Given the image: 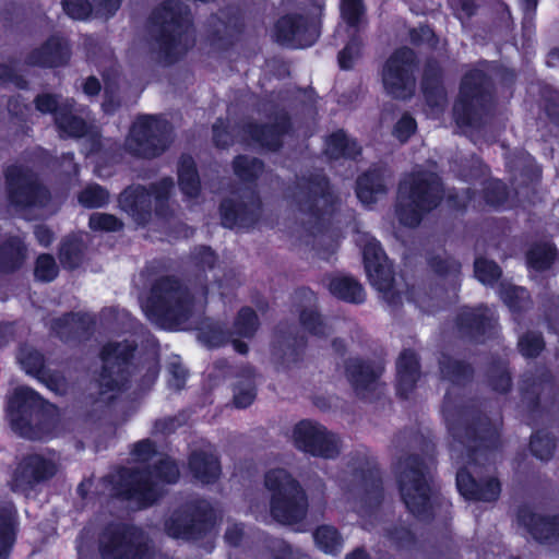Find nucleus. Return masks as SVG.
Masks as SVG:
<instances>
[{"label":"nucleus","instance_id":"obj_31","mask_svg":"<svg viewBox=\"0 0 559 559\" xmlns=\"http://www.w3.org/2000/svg\"><path fill=\"white\" fill-rule=\"evenodd\" d=\"M15 511L9 506L0 511V559H7L14 537Z\"/></svg>","mask_w":559,"mask_h":559},{"label":"nucleus","instance_id":"obj_18","mask_svg":"<svg viewBox=\"0 0 559 559\" xmlns=\"http://www.w3.org/2000/svg\"><path fill=\"white\" fill-rule=\"evenodd\" d=\"M484 75L473 71L465 75L461 85V99L454 106V115L459 124H471V99L478 94Z\"/></svg>","mask_w":559,"mask_h":559},{"label":"nucleus","instance_id":"obj_34","mask_svg":"<svg viewBox=\"0 0 559 559\" xmlns=\"http://www.w3.org/2000/svg\"><path fill=\"white\" fill-rule=\"evenodd\" d=\"M313 537L316 545L326 554H335L342 547V540L336 530L332 526L323 525L318 527Z\"/></svg>","mask_w":559,"mask_h":559},{"label":"nucleus","instance_id":"obj_51","mask_svg":"<svg viewBox=\"0 0 559 559\" xmlns=\"http://www.w3.org/2000/svg\"><path fill=\"white\" fill-rule=\"evenodd\" d=\"M254 396L255 395H254L253 388L250 383H248L243 390L238 389L235 392V396H234L235 405L239 408H245L253 402Z\"/></svg>","mask_w":559,"mask_h":559},{"label":"nucleus","instance_id":"obj_63","mask_svg":"<svg viewBox=\"0 0 559 559\" xmlns=\"http://www.w3.org/2000/svg\"><path fill=\"white\" fill-rule=\"evenodd\" d=\"M213 133H214V141L217 145H225L227 141L224 138H227V134L225 132V129L223 127V123L215 124L213 127Z\"/></svg>","mask_w":559,"mask_h":559},{"label":"nucleus","instance_id":"obj_2","mask_svg":"<svg viewBox=\"0 0 559 559\" xmlns=\"http://www.w3.org/2000/svg\"><path fill=\"white\" fill-rule=\"evenodd\" d=\"M141 307L150 320L163 328L174 329L200 310L202 300L197 302L176 281L165 278L155 285L150 297L141 299Z\"/></svg>","mask_w":559,"mask_h":559},{"label":"nucleus","instance_id":"obj_64","mask_svg":"<svg viewBox=\"0 0 559 559\" xmlns=\"http://www.w3.org/2000/svg\"><path fill=\"white\" fill-rule=\"evenodd\" d=\"M346 559H368V556L364 550L357 549L352 554L347 555Z\"/></svg>","mask_w":559,"mask_h":559},{"label":"nucleus","instance_id":"obj_10","mask_svg":"<svg viewBox=\"0 0 559 559\" xmlns=\"http://www.w3.org/2000/svg\"><path fill=\"white\" fill-rule=\"evenodd\" d=\"M60 459L56 452L34 453L25 456L16 466L12 489L24 491L34 484L47 479L59 469Z\"/></svg>","mask_w":559,"mask_h":559},{"label":"nucleus","instance_id":"obj_7","mask_svg":"<svg viewBox=\"0 0 559 559\" xmlns=\"http://www.w3.org/2000/svg\"><path fill=\"white\" fill-rule=\"evenodd\" d=\"M169 140V127L165 120L143 116L133 123L126 147L134 155L154 157L167 147Z\"/></svg>","mask_w":559,"mask_h":559},{"label":"nucleus","instance_id":"obj_57","mask_svg":"<svg viewBox=\"0 0 559 559\" xmlns=\"http://www.w3.org/2000/svg\"><path fill=\"white\" fill-rule=\"evenodd\" d=\"M472 324L477 329L484 325V320H491L493 313L488 308H479L477 312L472 313Z\"/></svg>","mask_w":559,"mask_h":559},{"label":"nucleus","instance_id":"obj_56","mask_svg":"<svg viewBox=\"0 0 559 559\" xmlns=\"http://www.w3.org/2000/svg\"><path fill=\"white\" fill-rule=\"evenodd\" d=\"M170 373L173 376L171 380L169 381L170 385L175 389L182 388L187 377L186 370L180 366L174 365L170 369Z\"/></svg>","mask_w":559,"mask_h":559},{"label":"nucleus","instance_id":"obj_28","mask_svg":"<svg viewBox=\"0 0 559 559\" xmlns=\"http://www.w3.org/2000/svg\"><path fill=\"white\" fill-rule=\"evenodd\" d=\"M190 468L202 483H211L219 475L217 457L212 453H194L190 460Z\"/></svg>","mask_w":559,"mask_h":559},{"label":"nucleus","instance_id":"obj_26","mask_svg":"<svg viewBox=\"0 0 559 559\" xmlns=\"http://www.w3.org/2000/svg\"><path fill=\"white\" fill-rule=\"evenodd\" d=\"M25 258V250L17 236H0V270L11 271L20 266Z\"/></svg>","mask_w":559,"mask_h":559},{"label":"nucleus","instance_id":"obj_58","mask_svg":"<svg viewBox=\"0 0 559 559\" xmlns=\"http://www.w3.org/2000/svg\"><path fill=\"white\" fill-rule=\"evenodd\" d=\"M173 188V181L170 179H164L159 183V188L154 190V199L156 202L160 201L162 199L166 198Z\"/></svg>","mask_w":559,"mask_h":559},{"label":"nucleus","instance_id":"obj_27","mask_svg":"<svg viewBox=\"0 0 559 559\" xmlns=\"http://www.w3.org/2000/svg\"><path fill=\"white\" fill-rule=\"evenodd\" d=\"M521 521L526 525L533 537L540 542H550L559 537V516L544 519L532 514H524Z\"/></svg>","mask_w":559,"mask_h":559},{"label":"nucleus","instance_id":"obj_9","mask_svg":"<svg viewBox=\"0 0 559 559\" xmlns=\"http://www.w3.org/2000/svg\"><path fill=\"white\" fill-rule=\"evenodd\" d=\"M154 471L133 477V486L127 491L128 498L139 501L141 507L153 503L162 492V483H175L179 471L169 459H158Z\"/></svg>","mask_w":559,"mask_h":559},{"label":"nucleus","instance_id":"obj_47","mask_svg":"<svg viewBox=\"0 0 559 559\" xmlns=\"http://www.w3.org/2000/svg\"><path fill=\"white\" fill-rule=\"evenodd\" d=\"M63 9L72 19L83 20L91 13V5L86 0H63Z\"/></svg>","mask_w":559,"mask_h":559},{"label":"nucleus","instance_id":"obj_12","mask_svg":"<svg viewBox=\"0 0 559 559\" xmlns=\"http://www.w3.org/2000/svg\"><path fill=\"white\" fill-rule=\"evenodd\" d=\"M359 242L362 247L365 267L371 284L386 296L393 284L391 265L373 237L362 235Z\"/></svg>","mask_w":559,"mask_h":559},{"label":"nucleus","instance_id":"obj_61","mask_svg":"<svg viewBox=\"0 0 559 559\" xmlns=\"http://www.w3.org/2000/svg\"><path fill=\"white\" fill-rule=\"evenodd\" d=\"M242 535V528L241 526L239 525H233L231 527H229L226 532V539L228 540V543H230L231 545H237L238 542L240 540V537Z\"/></svg>","mask_w":559,"mask_h":559},{"label":"nucleus","instance_id":"obj_3","mask_svg":"<svg viewBox=\"0 0 559 559\" xmlns=\"http://www.w3.org/2000/svg\"><path fill=\"white\" fill-rule=\"evenodd\" d=\"M441 187L435 174L409 176L399 189L397 216L406 226H415L421 214L438 205Z\"/></svg>","mask_w":559,"mask_h":559},{"label":"nucleus","instance_id":"obj_16","mask_svg":"<svg viewBox=\"0 0 559 559\" xmlns=\"http://www.w3.org/2000/svg\"><path fill=\"white\" fill-rule=\"evenodd\" d=\"M36 108L41 112H56L58 128L68 136H83L87 133L86 123L72 114L73 104L58 105L51 95H40L36 99Z\"/></svg>","mask_w":559,"mask_h":559},{"label":"nucleus","instance_id":"obj_17","mask_svg":"<svg viewBox=\"0 0 559 559\" xmlns=\"http://www.w3.org/2000/svg\"><path fill=\"white\" fill-rule=\"evenodd\" d=\"M456 486L461 495L471 500L492 501L500 493V485L495 478H490L485 487H480L465 469L457 472Z\"/></svg>","mask_w":559,"mask_h":559},{"label":"nucleus","instance_id":"obj_45","mask_svg":"<svg viewBox=\"0 0 559 559\" xmlns=\"http://www.w3.org/2000/svg\"><path fill=\"white\" fill-rule=\"evenodd\" d=\"M262 170V164L257 159H248L247 157H238L235 160V171L243 179L257 177Z\"/></svg>","mask_w":559,"mask_h":559},{"label":"nucleus","instance_id":"obj_50","mask_svg":"<svg viewBox=\"0 0 559 559\" xmlns=\"http://www.w3.org/2000/svg\"><path fill=\"white\" fill-rule=\"evenodd\" d=\"M302 325L316 335L324 333V325L320 317L313 311H306L301 314Z\"/></svg>","mask_w":559,"mask_h":559},{"label":"nucleus","instance_id":"obj_48","mask_svg":"<svg viewBox=\"0 0 559 559\" xmlns=\"http://www.w3.org/2000/svg\"><path fill=\"white\" fill-rule=\"evenodd\" d=\"M359 55V43L356 39L349 41L338 55V63L342 69H349Z\"/></svg>","mask_w":559,"mask_h":559},{"label":"nucleus","instance_id":"obj_35","mask_svg":"<svg viewBox=\"0 0 559 559\" xmlns=\"http://www.w3.org/2000/svg\"><path fill=\"white\" fill-rule=\"evenodd\" d=\"M555 255V249L550 245L544 243L531 249L527 255V263L535 270H545L551 265Z\"/></svg>","mask_w":559,"mask_h":559},{"label":"nucleus","instance_id":"obj_44","mask_svg":"<svg viewBox=\"0 0 559 559\" xmlns=\"http://www.w3.org/2000/svg\"><path fill=\"white\" fill-rule=\"evenodd\" d=\"M57 270L58 269L52 257L44 254L37 259L35 276L40 281L49 282L56 277Z\"/></svg>","mask_w":559,"mask_h":559},{"label":"nucleus","instance_id":"obj_43","mask_svg":"<svg viewBox=\"0 0 559 559\" xmlns=\"http://www.w3.org/2000/svg\"><path fill=\"white\" fill-rule=\"evenodd\" d=\"M531 449L535 456L547 460L554 451V441L547 435H535L531 440Z\"/></svg>","mask_w":559,"mask_h":559},{"label":"nucleus","instance_id":"obj_8","mask_svg":"<svg viewBox=\"0 0 559 559\" xmlns=\"http://www.w3.org/2000/svg\"><path fill=\"white\" fill-rule=\"evenodd\" d=\"M400 490L406 508L416 515L427 511L429 504L430 472L424 468L421 462L416 457H409L400 463Z\"/></svg>","mask_w":559,"mask_h":559},{"label":"nucleus","instance_id":"obj_25","mask_svg":"<svg viewBox=\"0 0 559 559\" xmlns=\"http://www.w3.org/2000/svg\"><path fill=\"white\" fill-rule=\"evenodd\" d=\"M418 379V361L415 353L404 352L397 360V390L402 395L414 386Z\"/></svg>","mask_w":559,"mask_h":559},{"label":"nucleus","instance_id":"obj_41","mask_svg":"<svg viewBox=\"0 0 559 559\" xmlns=\"http://www.w3.org/2000/svg\"><path fill=\"white\" fill-rule=\"evenodd\" d=\"M341 11L348 25L355 26L362 17L364 7L360 0H341Z\"/></svg>","mask_w":559,"mask_h":559},{"label":"nucleus","instance_id":"obj_62","mask_svg":"<svg viewBox=\"0 0 559 559\" xmlns=\"http://www.w3.org/2000/svg\"><path fill=\"white\" fill-rule=\"evenodd\" d=\"M83 90L86 95L93 96L99 92L100 84L95 78H88L84 83Z\"/></svg>","mask_w":559,"mask_h":559},{"label":"nucleus","instance_id":"obj_52","mask_svg":"<svg viewBox=\"0 0 559 559\" xmlns=\"http://www.w3.org/2000/svg\"><path fill=\"white\" fill-rule=\"evenodd\" d=\"M81 320L82 318L79 314H68L56 323L55 330L61 336L66 335L63 328H70L76 332L81 329Z\"/></svg>","mask_w":559,"mask_h":559},{"label":"nucleus","instance_id":"obj_23","mask_svg":"<svg viewBox=\"0 0 559 559\" xmlns=\"http://www.w3.org/2000/svg\"><path fill=\"white\" fill-rule=\"evenodd\" d=\"M258 211L259 203L257 202L236 207L230 201H225L221 205L223 225L229 228L235 226H248L253 222Z\"/></svg>","mask_w":559,"mask_h":559},{"label":"nucleus","instance_id":"obj_59","mask_svg":"<svg viewBox=\"0 0 559 559\" xmlns=\"http://www.w3.org/2000/svg\"><path fill=\"white\" fill-rule=\"evenodd\" d=\"M452 7L461 10L466 16L472 15L474 12V2L472 0H452Z\"/></svg>","mask_w":559,"mask_h":559},{"label":"nucleus","instance_id":"obj_19","mask_svg":"<svg viewBox=\"0 0 559 559\" xmlns=\"http://www.w3.org/2000/svg\"><path fill=\"white\" fill-rule=\"evenodd\" d=\"M17 360L21 367L29 374H33L43 381H46L47 386L56 393H62L64 384L62 381L55 379L49 376L46 379V372L44 370L43 356L32 347H22L17 355Z\"/></svg>","mask_w":559,"mask_h":559},{"label":"nucleus","instance_id":"obj_6","mask_svg":"<svg viewBox=\"0 0 559 559\" xmlns=\"http://www.w3.org/2000/svg\"><path fill=\"white\" fill-rule=\"evenodd\" d=\"M9 199L19 207L26 218L39 217L52 212L48 209L49 195L39 186L34 176L20 167L10 168L7 173Z\"/></svg>","mask_w":559,"mask_h":559},{"label":"nucleus","instance_id":"obj_38","mask_svg":"<svg viewBox=\"0 0 559 559\" xmlns=\"http://www.w3.org/2000/svg\"><path fill=\"white\" fill-rule=\"evenodd\" d=\"M314 445L319 448L322 453H311L314 456H320L324 459H333L335 457L341 450V442L338 438L329 431L328 429L324 431V438L322 440H318Z\"/></svg>","mask_w":559,"mask_h":559},{"label":"nucleus","instance_id":"obj_15","mask_svg":"<svg viewBox=\"0 0 559 559\" xmlns=\"http://www.w3.org/2000/svg\"><path fill=\"white\" fill-rule=\"evenodd\" d=\"M133 352V346L128 343L108 344L102 353L104 370L100 376V386L106 388L102 394L114 390L115 386L122 385L123 369L122 365L128 360Z\"/></svg>","mask_w":559,"mask_h":559},{"label":"nucleus","instance_id":"obj_42","mask_svg":"<svg viewBox=\"0 0 559 559\" xmlns=\"http://www.w3.org/2000/svg\"><path fill=\"white\" fill-rule=\"evenodd\" d=\"M501 298L512 310L522 309L527 304V293L522 287H508L501 293Z\"/></svg>","mask_w":559,"mask_h":559},{"label":"nucleus","instance_id":"obj_37","mask_svg":"<svg viewBox=\"0 0 559 559\" xmlns=\"http://www.w3.org/2000/svg\"><path fill=\"white\" fill-rule=\"evenodd\" d=\"M107 201L108 194L99 186H90L79 195V202L85 207H99Z\"/></svg>","mask_w":559,"mask_h":559},{"label":"nucleus","instance_id":"obj_20","mask_svg":"<svg viewBox=\"0 0 559 559\" xmlns=\"http://www.w3.org/2000/svg\"><path fill=\"white\" fill-rule=\"evenodd\" d=\"M152 203V194L142 187L126 189L119 199L122 211L132 216L139 224L144 222Z\"/></svg>","mask_w":559,"mask_h":559},{"label":"nucleus","instance_id":"obj_1","mask_svg":"<svg viewBox=\"0 0 559 559\" xmlns=\"http://www.w3.org/2000/svg\"><path fill=\"white\" fill-rule=\"evenodd\" d=\"M7 414L12 428L25 438L48 439L55 435V408L29 388H16L9 395Z\"/></svg>","mask_w":559,"mask_h":559},{"label":"nucleus","instance_id":"obj_32","mask_svg":"<svg viewBox=\"0 0 559 559\" xmlns=\"http://www.w3.org/2000/svg\"><path fill=\"white\" fill-rule=\"evenodd\" d=\"M179 186L182 192L193 198L200 190V182L194 168V163L190 157H183L179 165L178 170Z\"/></svg>","mask_w":559,"mask_h":559},{"label":"nucleus","instance_id":"obj_13","mask_svg":"<svg viewBox=\"0 0 559 559\" xmlns=\"http://www.w3.org/2000/svg\"><path fill=\"white\" fill-rule=\"evenodd\" d=\"M414 60L412 50L403 48L397 50L385 63L383 69V85L388 93L395 97H406L411 94L414 80L409 74Z\"/></svg>","mask_w":559,"mask_h":559},{"label":"nucleus","instance_id":"obj_5","mask_svg":"<svg viewBox=\"0 0 559 559\" xmlns=\"http://www.w3.org/2000/svg\"><path fill=\"white\" fill-rule=\"evenodd\" d=\"M154 23L160 27V49L169 56L185 52L193 44L187 9L170 1L154 13Z\"/></svg>","mask_w":559,"mask_h":559},{"label":"nucleus","instance_id":"obj_29","mask_svg":"<svg viewBox=\"0 0 559 559\" xmlns=\"http://www.w3.org/2000/svg\"><path fill=\"white\" fill-rule=\"evenodd\" d=\"M67 56L68 51L62 41L58 38H52L31 56V63L55 67L62 63Z\"/></svg>","mask_w":559,"mask_h":559},{"label":"nucleus","instance_id":"obj_30","mask_svg":"<svg viewBox=\"0 0 559 559\" xmlns=\"http://www.w3.org/2000/svg\"><path fill=\"white\" fill-rule=\"evenodd\" d=\"M329 290L337 298L349 302H361L365 298L361 285L347 276L333 277L330 281Z\"/></svg>","mask_w":559,"mask_h":559},{"label":"nucleus","instance_id":"obj_53","mask_svg":"<svg viewBox=\"0 0 559 559\" xmlns=\"http://www.w3.org/2000/svg\"><path fill=\"white\" fill-rule=\"evenodd\" d=\"M317 186H318V190H316V197L313 199V203L318 210H321V207H323L328 203H330L331 195L328 192V183L324 179H321Z\"/></svg>","mask_w":559,"mask_h":559},{"label":"nucleus","instance_id":"obj_54","mask_svg":"<svg viewBox=\"0 0 559 559\" xmlns=\"http://www.w3.org/2000/svg\"><path fill=\"white\" fill-rule=\"evenodd\" d=\"M96 10L99 14L104 16H109L114 14L119 5L120 0H94Z\"/></svg>","mask_w":559,"mask_h":559},{"label":"nucleus","instance_id":"obj_60","mask_svg":"<svg viewBox=\"0 0 559 559\" xmlns=\"http://www.w3.org/2000/svg\"><path fill=\"white\" fill-rule=\"evenodd\" d=\"M35 235L43 246H48L52 240V233L44 226H38L35 230Z\"/></svg>","mask_w":559,"mask_h":559},{"label":"nucleus","instance_id":"obj_4","mask_svg":"<svg viewBox=\"0 0 559 559\" xmlns=\"http://www.w3.org/2000/svg\"><path fill=\"white\" fill-rule=\"evenodd\" d=\"M265 487L271 492V514L277 522L293 524L305 516V492L284 468L270 469L265 475Z\"/></svg>","mask_w":559,"mask_h":559},{"label":"nucleus","instance_id":"obj_46","mask_svg":"<svg viewBox=\"0 0 559 559\" xmlns=\"http://www.w3.org/2000/svg\"><path fill=\"white\" fill-rule=\"evenodd\" d=\"M519 347L524 356L534 357L543 349L544 342L538 334L530 333L520 340Z\"/></svg>","mask_w":559,"mask_h":559},{"label":"nucleus","instance_id":"obj_22","mask_svg":"<svg viewBox=\"0 0 559 559\" xmlns=\"http://www.w3.org/2000/svg\"><path fill=\"white\" fill-rule=\"evenodd\" d=\"M356 193L357 198L365 205L377 202L385 193L383 174L371 171L359 177Z\"/></svg>","mask_w":559,"mask_h":559},{"label":"nucleus","instance_id":"obj_49","mask_svg":"<svg viewBox=\"0 0 559 559\" xmlns=\"http://www.w3.org/2000/svg\"><path fill=\"white\" fill-rule=\"evenodd\" d=\"M416 122L409 116L402 117L394 128V134L400 141H406L415 131Z\"/></svg>","mask_w":559,"mask_h":559},{"label":"nucleus","instance_id":"obj_14","mask_svg":"<svg viewBox=\"0 0 559 559\" xmlns=\"http://www.w3.org/2000/svg\"><path fill=\"white\" fill-rule=\"evenodd\" d=\"M317 26L297 16H284L274 27L277 41L296 48L311 46L318 38Z\"/></svg>","mask_w":559,"mask_h":559},{"label":"nucleus","instance_id":"obj_33","mask_svg":"<svg viewBox=\"0 0 559 559\" xmlns=\"http://www.w3.org/2000/svg\"><path fill=\"white\" fill-rule=\"evenodd\" d=\"M326 153L331 157L349 156L353 157L359 153L357 143L350 140L342 131L332 134L326 142Z\"/></svg>","mask_w":559,"mask_h":559},{"label":"nucleus","instance_id":"obj_39","mask_svg":"<svg viewBox=\"0 0 559 559\" xmlns=\"http://www.w3.org/2000/svg\"><path fill=\"white\" fill-rule=\"evenodd\" d=\"M500 274V269L495 262L485 259L476 260L475 275L483 284H492Z\"/></svg>","mask_w":559,"mask_h":559},{"label":"nucleus","instance_id":"obj_36","mask_svg":"<svg viewBox=\"0 0 559 559\" xmlns=\"http://www.w3.org/2000/svg\"><path fill=\"white\" fill-rule=\"evenodd\" d=\"M257 326L255 313L249 308L241 309L235 322V333L239 336L250 337L255 332Z\"/></svg>","mask_w":559,"mask_h":559},{"label":"nucleus","instance_id":"obj_40","mask_svg":"<svg viewBox=\"0 0 559 559\" xmlns=\"http://www.w3.org/2000/svg\"><path fill=\"white\" fill-rule=\"evenodd\" d=\"M122 223L114 215L106 213H94L90 217V227L93 230L116 231L119 230Z\"/></svg>","mask_w":559,"mask_h":559},{"label":"nucleus","instance_id":"obj_21","mask_svg":"<svg viewBox=\"0 0 559 559\" xmlns=\"http://www.w3.org/2000/svg\"><path fill=\"white\" fill-rule=\"evenodd\" d=\"M325 427L310 420L298 423L292 433V439L296 448L307 453H322L314 443L324 438Z\"/></svg>","mask_w":559,"mask_h":559},{"label":"nucleus","instance_id":"obj_24","mask_svg":"<svg viewBox=\"0 0 559 559\" xmlns=\"http://www.w3.org/2000/svg\"><path fill=\"white\" fill-rule=\"evenodd\" d=\"M347 376L357 391L362 393L365 389L376 388V380L380 377L382 369L372 368L359 360H352L346 367Z\"/></svg>","mask_w":559,"mask_h":559},{"label":"nucleus","instance_id":"obj_55","mask_svg":"<svg viewBox=\"0 0 559 559\" xmlns=\"http://www.w3.org/2000/svg\"><path fill=\"white\" fill-rule=\"evenodd\" d=\"M155 454L154 447L151 441L144 440L139 442L134 448V455L139 461H147L151 455Z\"/></svg>","mask_w":559,"mask_h":559},{"label":"nucleus","instance_id":"obj_11","mask_svg":"<svg viewBox=\"0 0 559 559\" xmlns=\"http://www.w3.org/2000/svg\"><path fill=\"white\" fill-rule=\"evenodd\" d=\"M148 548L136 528H118L107 532L102 539L105 559H145Z\"/></svg>","mask_w":559,"mask_h":559}]
</instances>
